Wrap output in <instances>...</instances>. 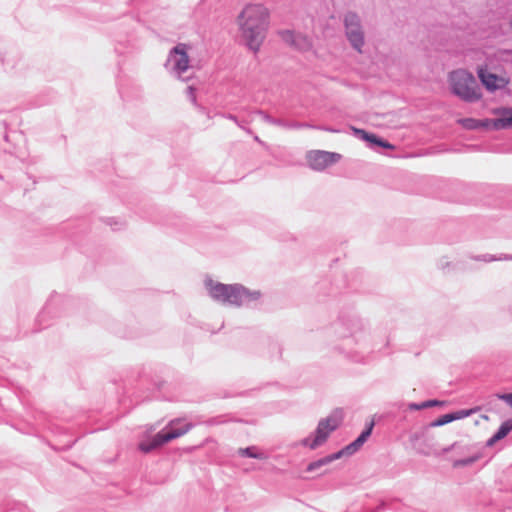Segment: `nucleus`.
I'll use <instances>...</instances> for the list:
<instances>
[{
  "label": "nucleus",
  "mask_w": 512,
  "mask_h": 512,
  "mask_svg": "<svg viewBox=\"0 0 512 512\" xmlns=\"http://www.w3.org/2000/svg\"><path fill=\"white\" fill-rule=\"evenodd\" d=\"M333 328L342 340L334 349L353 363L367 364L369 356L364 347L368 322L354 311H341Z\"/></svg>",
  "instance_id": "f257e3e1"
},
{
  "label": "nucleus",
  "mask_w": 512,
  "mask_h": 512,
  "mask_svg": "<svg viewBox=\"0 0 512 512\" xmlns=\"http://www.w3.org/2000/svg\"><path fill=\"white\" fill-rule=\"evenodd\" d=\"M209 296L224 305L241 307L250 306L261 298L259 290H250L242 284H224L212 279L205 281Z\"/></svg>",
  "instance_id": "f03ea898"
},
{
  "label": "nucleus",
  "mask_w": 512,
  "mask_h": 512,
  "mask_svg": "<svg viewBox=\"0 0 512 512\" xmlns=\"http://www.w3.org/2000/svg\"><path fill=\"white\" fill-rule=\"evenodd\" d=\"M194 427L191 422H184L182 418H175L171 420L165 429L161 430L151 438L141 441L138 444V449L148 454L156 449L161 448L170 441L179 438L189 432Z\"/></svg>",
  "instance_id": "7ed1b4c3"
},
{
  "label": "nucleus",
  "mask_w": 512,
  "mask_h": 512,
  "mask_svg": "<svg viewBox=\"0 0 512 512\" xmlns=\"http://www.w3.org/2000/svg\"><path fill=\"white\" fill-rule=\"evenodd\" d=\"M451 92L467 103H475L482 98V93L474 75L465 70L452 71L449 76Z\"/></svg>",
  "instance_id": "20e7f679"
},
{
  "label": "nucleus",
  "mask_w": 512,
  "mask_h": 512,
  "mask_svg": "<svg viewBox=\"0 0 512 512\" xmlns=\"http://www.w3.org/2000/svg\"><path fill=\"white\" fill-rule=\"evenodd\" d=\"M493 113L500 115L495 119L484 118L476 119L472 117L460 118L458 124L469 131L485 129V130H504L512 128V107H500L493 110Z\"/></svg>",
  "instance_id": "39448f33"
},
{
  "label": "nucleus",
  "mask_w": 512,
  "mask_h": 512,
  "mask_svg": "<svg viewBox=\"0 0 512 512\" xmlns=\"http://www.w3.org/2000/svg\"><path fill=\"white\" fill-rule=\"evenodd\" d=\"M337 412L338 410L326 418L320 419L315 431L308 437L303 438L300 441V444L311 450H315L322 446L327 441L330 434L337 430L341 424L342 417L341 415L337 416Z\"/></svg>",
  "instance_id": "423d86ee"
},
{
  "label": "nucleus",
  "mask_w": 512,
  "mask_h": 512,
  "mask_svg": "<svg viewBox=\"0 0 512 512\" xmlns=\"http://www.w3.org/2000/svg\"><path fill=\"white\" fill-rule=\"evenodd\" d=\"M135 26L136 21L131 17L126 18L119 24L114 34V50L116 54H131L139 48Z\"/></svg>",
  "instance_id": "0eeeda50"
},
{
  "label": "nucleus",
  "mask_w": 512,
  "mask_h": 512,
  "mask_svg": "<svg viewBox=\"0 0 512 512\" xmlns=\"http://www.w3.org/2000/svg\"><path fill=\"white\" fill-rule=\"evenodd\" d=\"M70 302V299L63 295L52 293L43 309L37 315L36 325H38V328L34 332L48 327L50 325L49 320L61 316L63 308L67 307Z\"/></svg>",
  "instance_id": "6e6552de"
},
{
  "label": "nucleus",
  "mask_w": 512,
  "mask_h": 512,
  "mask_svg": "<svg viewBox=\"0 0 512 512\" xmlns=\"http://www.w3.org/2000/svg\"><path fill=\"white\" fill-rule=\"evenodd\" d=\"M345 34L351 46L358 52L362 51L364 45V32L361 19L356 12L348 11L344 15Z\"/></svg>",
  "instance_id": "1a4fd4ad"
},
{
  "label": "nucleus",
  "mask_w": 512,
  "mask_h": 512,
  "mask_svg": "<svg viewBox=\"0 0 512 512\" xmlns=\"http://www.w3.org/2000/svg\"><path fill=\"white\" fill-rule=\"evenodd\" d=\"M189 62L187 45L179 43L169 51L165 67L181 78L182 74L189 69Z\"/></svg>",
  "instance_id": "9d476101"
},
{
  "label": "nucleus",
  "mask_w": 512,
  "mask_h": 512,
  "mask_svg": "<svg viewBox=\"0 0 512 512\" xmlns=\"http://www.w3.org/2000/svg\"><path fill=\"white\" fill-rule=\"evenodd\" d=\"M238 20L240 26H269V14L262 5H247Z\"/></svg>",
  "instance_id": "9b49d317"
},
{
  "label": "nucleus",
  "mask_w": 512,
  "mask_h": 512,
  "mask_svg": "<svg viewBox=\"0 0 512 512\" xmlns=\"http://www.w3.org/2000/svg\"><path fill=\"white\" fill-rule=\"evenodd\" d=\"M306 159L311 169L322 171L328 166L337 163L341 159V155L335 152L312 150L307 153Z\"/></svg>",
  "instance_id": "f8f14e48"
},
{
  "label": "nucleus",
  "mask_w": 512,
  "mask_h": 512,
  "mask_svg": "<svg viewBox=\"0 0 512 512\" xmlns=\"http://www.w3.org/2000/svg\"><path fill=\"white\" fill-rule=\"evenodd\" d=\"M268 26H240L245 45L253 52H258L267 32Z\"/></svg>",
  "instance_id": "ddd939ff"
},
{
  "label": "nucleus",
  "mask_w": 512,
  "mask_h": 512,
  "mask_svg": "<svg viewBox=\"0 0 512 512\" xmlns=\"http://www.w3.org/2000/svg\"><path fill=\"white\" fill-rule=\"evenodd\" d=\"M477 76L483 87L490 93L505 89L509 84V79L488 71L486 67H480L477 70Z\"/></svg>",
  "instance_id": "4468645a"
},
{
  "label": "nucleus",
  "mask_w": 512,
  "mask_h": 512,
  "mask_svg": "<svg viewBox=\"0 0 512 512\" xmlns=\"http://www.w3.org/2000/svg\"><path fill=\"white\" fill-rule=\"evenodd\" d=\"M375 426V423L373 420H371L369 423H366L365 428L362 430V432L358 435V437L346 445V450L348 453L352 456L355 454L369 439L373 432V428Z\"/></svg>",
  "instance_id": "2eb2a0df"
},
{
  "label": "nucleus",
  "mask_w": 512,
  "mask_h": 512,
  "mask_svg": "<svg viewBox=\"0 0 512 512\" xmlns=\"http://www.w3.org/2000/svg\"><path fill=\"white\" fill-rule=\"evenodd\" d=\"M367 146L376 151L380 149L393 150L395 148L393 144L375 133H372L370 140L367 142Z\"/></svg>",
  "instance_id": "dca6fc26"
},
{
  "label": "nucleus",
  "mask_w": 512,
  "mask_h": 512,
  "mask_svg": "<svg viewBox=\"0 0 512 512\" xmlns=\"http://www.w3.org/2000/svg\"><path fill=\"white\" fill-rule=\"evenodd\" d=\"M238 454L241 457L265 460L267 459V455L264 452L258 451L256 446H248L245 448H240L238 450Z\"/></svg>",
  "instance_id": "f3484780"
},
{
  "label": "nucleus",
  "mask_w": 512,
  "mask_h": 512,
  "mask_svg": "<svg viewBox=\"0 0 512 512\" xmlns=\"http://www.w3.org/2000/svg\"><path fill=\"white\" fill-rule=\"evenodd\" d=\"M445 404L444 401H440L438 399H429L420 403L411 402L408 404V409L413 411H418L426 408H432L436 406H443Z\"/></svg>",
  "instance_id": "a211bd4d"
},
{
  "label": "nucleus",
  "mask_w": 512,
  "mask_h": 512,
  "mask_svg": "<svg viewBox=\"0 0 512 512\" xmlns=\"http://www.w3.org/2000/svg\"><path fill=\"white\" fill-rule=\"evenodd\" d=\"M456 418H457V416L455 414H451V412L450 413H446V414H443V415L439 416L438 418H436L432 422H430L427 427H440V426H444L446 424H449V423L455 421Z\"/></svg>",
  "instance_id": "6ab92c4d"
},
{
  "label": "nucleus",
  "mask_w": 512,
  "mask_h": 512,
  "mask_svg": "<svg viewBox=\"0 0 512 512\" xmlns=\"http://www.w3.org/2000/svg\"><path fill=\"white\" fill-rule=\"evenodd\" d=\"M472 259L476 261H483V262H492L496 260H512V255L509 254H500L499 256L491 255V254H482L473 257Z\"/></svg>",
  "instance_id": "aec40b11"
},
{
  "label": "nucleus",
  "mask_w": 512,
  "mask_h": 512,
  "mask_svg": "<svg viewBox=\"0 0 512 512\" xmlns=\"http://www.w3.org/2000/svg\"><path fill=\"white\" fill-rule=\"evenodd\" d=\"M512 431V418L507 419L501 423L497 431L495 432L498 439H504Z\"/></svg>",
  "instance_id": "412c9836"
},
{
  "label": "nucleus",
  "mask_w": 512,
  "mask_h": 512,
  "mask_svg": "<svg viewBox=\"0 0 512 512\" xmlns=\"http://www.w3.org/2000/svg\"><path fill=\"white\" fill-rule=\"evenodd\" d=\"M480 457H481L480 454H474V455L466 457V458L457 459L453 462V467L460 468V467L470 466L473 463H475L476 461H478L480 459Z\"/></svg>",
  "instance_id": "4be33fe9"
},
{
  "label": "nucleus",
  "mask_w": 512,
  "mask_h": 512,
  "mask_svg": "<svg viewBox=\"0 0 512 512\" xmlns=\"http://www.w3.org/2000/svg\"><path fill=\"white\" fill-rule=\"evenodd\" d=\"M317 290L323 292L324 296H335L338 292L327 280H323L317 284Z\"/></svg>",
  "instance_id": "5701e85b"
},
{
  "label": "nucleus",
  "mask_w": 512,
  "mask_h": 512,
  "mask_svg": "<svg viewBox=\"0 0 512 512\" xmlns=\"http://www.w3.org/2000/svg\"><path fill=\"white\" fill-rule=\"evenodd\" d=\"M312 44L311 41L307 36H304L302 34H298V38L296 41V44H294V48L300 51H307L311 48Z\"/></svg>",
  "instance_id": "b1692460"
},
{
  "label": "nucleus",
  "mask_w": 512,
  "mask_h": 512,
  "mask_svg": "<svg viewBox=\"0 0 512 512\" xmlns=\"http://www.w3.org/2000/svg\"><path fill=\"white\" fill-rule=\"evenodd\" d=\"M279 35L281 36L282 40L290 46L294 47V44H296L298 34H295L293 31L282 30L279 32Z\"/></svg>",
  "instance_id": "393cba45"
},
{
  "label": "nucleus",
  "mask_w": 512,
  "mask_h": 512,
  "mask_svg": "<svg viewBox=\"0 0 512 512\" xmlns=\"http://www.w3.org/2000/svg\"><path fill=\"white\" fill-rule=\"evenodd\" d=\"M329 462L326 458V456L320 458V459H317L315 461H312L310 462L307 467H306V471L307 472H314L318 469H320L321 467L325 466V465H328Z\"/></svg>",
  "instance_id": "a878e982"
},
{
  "label": "nucleus",
  "mask_w": 512,
  "mask_h": 512,
  "mask_svg": "<svg viewBox=\"0 0 512 512\" xmlns=\"http://www.w3.org/2000/svg\"><path fill=\"white\" fill-rule=\"evenodd\" d=\"M353 135L359 139H361L364 142H368L370 140V137L372 135L371 132H368L361 128L352 127Z\"/></svg>",
  "instance_id": "bb28decb"
},
{
  "label": "nucleus",
  "mask_w": 512,
  "mask_h": 512,
  "mask_svg": "<svg viewBox=\"0 0 512 512\" xmlns=\"http://www.w3.org/2000/svg\"><path fill=\"white\" fill-rule=\"evenodd\" d=\"M105 223L112 227L114 231L121 230L125 227V222L121 219L110 217L105 220Z\"/></svg>",
  "instance_id": "cd10ccee"
},
{
  "label": "nucleus",
  "mask_w": 512,
  "mask_h": 512,
  "mask_svg": "<svg viewBox=\"0 0 512 512\" xmlns=\"http://www.w3.org/2000/svg\"><path fill=\"white\" fill-rule=\"evenodd\" d=\"M343 456H351V455L348 453V451L346 450V446H345V447H343L342 449H340L339 451L335 452V453H332V454H330V455H327V456H326V458H327V460H328V462H329V464H330V463H332L333 461L338 460V459H340V458H341V457H343Z\"/></svg>",
  "instance_id": "c85d7f7f"
},
{
  "label": "nucleus",
  "mask_w": 512,
  "mask_h": 512,
  "mask_svg": "<svg viewBox=\"0 0 512 512\" xmlns=\"http://www.w3.org/2000/svg\"><path fill=\"white\" fill-rule=\"evenodd\" d=\"M226 422H227V420H226L225 416L220 415V416L208 418L207 420L204 421V424L206 426H216V425L224 424Z\"/></svg>",
  "instance_id": "c756f323"
},
{
  "label": "nucleus",
  "mask_w": 512,
  "mask_h": 512,
  "mask_svg": "<svg viewBox=\"0 0 512 512\" xmlns=\"http://www.w3.org/2000/svg\"><path fill=\"white\" fill-rule=\"evenodd\" d=\"M269 351H270L271 356H274L276 354L279 357H281L282 347L276 341H269Z\"/></svg>",
  "instance_id": "7c9ffc66"
},
{
  "label": "nucleus",
  "mask_w": 512,
  "mask_h": 512,
  "mask_svg": "<svg viewBox=\"0 0 512 512\" xmlns=\"http://www.w3.org/2000/svg\"><path fill=\"white\" fill-rule=\"evenodd\" d=\"M187 97L188 99L191 101V103L196 106V107H199L201 110H204L203 107H200L198 104H197V98H196V94H195V88L193 86H188L187 89Z\"/></svg>",
  "instance_id": "2f4dec72"
},
{
  "label": "nucleus",
  "mask_w": 512,
  "mask_h": 512,
  "mask_svg": "<svg viewBox=\"0 0 512 512\" xmlns=\"http://www.w3.org/2000/svg\"><path fill=\"white\" fill-rule=\"evenodd\" d=\"M223 118L229 119L233 122H235L240 128L244 129L247 133H251L250 129H246L237 119V117L234 114L231 113H222L220 114Z\"/></svg>",
  "instance_id": "473e14b6"
},
{
  "label": "nucleus",
  "mask_w": 512,
  "mask_h": 512,
  "mask_svg": "<svg viewBox=\"0 0 512 512\" xmlns=\"http://www.w3.org/2000/svg\"><path fill=\"white\" fill-rule=\"evenodd\" d=\"M425 435V429L421 431H416L409 436V441L411 444L415 445L420 439H422Z\"/></svg>",
  "instance_id": "72a5a7b5"
},
{
  "label": "nucleus",
  "mask_w": 512,
  "mask_h": 512,
  "mask_svg": "<svg viewBox=\"0 0 512 512\" xmlns=\"http://www.w3.org/2000/svg\"><path fill=\"white\" fill-rule=\"evenodd\" d=\"M308 127H312V126L307 123L288 121L286 129H301V128H308Z\"/></svg>",
  "instance_id": "f704fd0d"
},
{
  "label": "nucleus",
  "mask_w": 512,
  "mask_h": 512,
  "mask_svg": "<svg viewBox=\"0 0 512 512\" xmlns=\"http://www.w3.org/2000/svg\"><path fill=\"white\" fill-rule=\"evenodd\" d=\"M258 115L261 116V118L266 122V123H269L271 125H273V123L275 122V117L269 115L267 112L263 111V110H258L256 112Z\"/></svg>",
  "instance_id": "c9c22d12"
},
{
  "label": "nucleus",
  "mask_w": 512,
  "mask_h": 512,
  "mask_svg": "<svg viewBox=\"0 0 512 512\" xmlns=\"http://www.w3.org/2000/svg\"><path fill=\"white\" fill-rule=\"evenodd\" d=\"M498 398L506 402L510 407H512V392L499 394Z\"/></svg>",
  "instance_id": "e433bc0d"
},
{
  "label": "nucleus",
  "mask_w": 512,
  "mask_h": 512,
  "mask_svg": "<svg viewBox=\"0 0 512 512\" xmlns=\"http://www.w3.org/2000/svg\"><path fill=\"white\" fill-rule=\"evenodd\" d=\"M451 414H455L457 416L456 420L462 419L469 415V411L466 410H458L455 412H451Z\"/></svg>",
  "instance_id": "4c0bfd02"
},
{
  "label": "nucleus",
  "mask_w": 512,
  "mask_h": 512,
  "mask_svg": "<svg viewBox=\"0 0 512 512\" xmlns=\"http://www.w3.org/2000/svg\"><path fill=\"white\" fill-rule=\"evenodd\" d=\"M287 120L285 119H282V118H276L275 117V122L273 123V125L275 126H279V127H282V128H286L287 127Z\"/></svg>",
  "instance_id": "58836bf2"
},
{
  "label": "nucleus",
  "mask_w": 512,
  "mask_h": 512,
  "mask_svg": "<svg viewBox=\"0 0 512 512\" xmlns=\"http://www.w3.org/2000/svg\"><path fill=\"white\" fill-rule=\"evenodd\" d=\"M25 509H26V506L23 505L22 503H14V507L11 508L10 511L17 510L19 512H24Z\"/></svg>",
  "instance_id": "ea45409f"
},
{
  "label": "nucleus",
  "mask_w": 512,
  "mask_h": 512,
  "mask_svg": "<svg viewBox=\"0 0 512 512\" xmlns=\"http://www.w3.org/2000/svg\"><path fill=\"white\" fill-rule=\"evenodd\" d=\"M501 439H498L496 437V434L494 433L488 440H487V443L486 445L487 446H492L494 445L495 443H497L498 441H500Z\"/></svg>",
  "instance_id": "a19ab883"
},
{
  "label": "nucleus",
  "mask_w": 512,
  "mask_h": 512,
  "mask_svg": "<svg viewBox=\"0 0 512 512\" xmlns=\"http://www.w3.org/2000/svg\"><path fill=\"white\" fill-rule=\"evenodd\" d=\"M456 446H457V442L451 444L450 446L444 447L442 449V453L447 454V453L451 452L453 449H455Z\"/></svg>",
  "instance_id": "79ce46f5"
},
{
  "label": "nucleus",
  "mask_w": 512,
  "mask_h": 512,
  "mask_svg": "<svg viewBox=\"0 0 512 512\" xmlns=\"http://www.w3.org/2000/svg\"><path fill=\"white\" fill-rule=\"evenodd\" d=\"M1 124H2V125H3V127H5V128H7V126H8V123H7V121H6V120H3V121L1 122Z\"/></svg>",
  "instance_id": "37998d69"
},
{
  "label": "nucleus",
  "mask_w": 512,
  "mask_h": 512,
  "mask_svg": "<svg viewBox=\"0 0 512 512\" xmlns=\"http://www.w3.org/2000/svg\"><path fill=\"white\" fill-rule=\"evenodd\" d=\"M4 140L7 142L9 141V135L7 133L4 134Z\"/></svg>",
  "instance_id": "c03bdc74"
},
{
  "label": "nucleus",
  "mask_w": 512,
  "mask_h": 512,
  "mask_svg": "<svg viewBox=\"0 0 512 512\" xmlns=\"http://www.w3.org/2000/svg\"><path fill=\"white\" fill-rule=\"evenodd\" d=\"M254 140L257 141V142H261L258 136H255Z\"/></svg>",
  "instance_id": "a18cd8bd"
},
{
  "label": "nucleus",
  "mask_w": 512,
  "mask_h": 512,
  "mask_svg": "<svg viewBox=\"0 0 512 512\" xmlns=\"http://www.w3.org/2000/svg\"><path fill=\"white\" fill-rule=\"evenodd\" d=\"M2 62H3V56H2V54L0 53V63H2Z\"/></svg>",
  "instance_id": "49530a36"
},
{
  "label": "nucleus",
  "mask_w": 512,
  "mask_h": 512,
  "mask_svg": "<svg viewBox=\"0 0 512 512\" xmlns=\"http://www.w3.org/2000/svg\"><path fill=\"white\" fill-rule=\"evenodd\" d=\"M510 27H511V29H512V19L510 20Z\"/></svg>",
  "instance_id": "de8ad7c7"
},
{
  "label": "nucleus",
  "mask_w": 512,
  "mask_h": 512,
  "mask_svg": "<svg viewBox=\"0 0 512 512\" xmlns=\"http://www.w3.org/2000/svg\"><path fill=\"white\" fill-rule=\"evenodd\" d=\"M0 180H3V176L0 174Z\"/></svg>",
  "instance_id": "09e8293b"
}]
</instances>
